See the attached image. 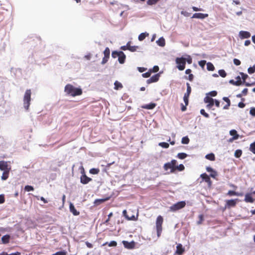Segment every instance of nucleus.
Here are the masks:
<instances>
[{"label":"nucleus","mask_w":255,"mask_h":255,"mask_svg":"<svg viewBox=\"0 0 255 255\" xmlns=\"http://www.w3.org/2000/svg\"><path fill=\"white\" fill-rule=\"evenodd\" d=\"M104 56L110 57V50L109 48L107 47L104 51Z\"/></svg>","instance_id":"obj_38"},{"label":"nucleus","mask_w":255,"mask_h":255,"mask_svg":"<svg viewBox=\"0 0 255 255\" xmlns=\"http://www.w3.org/2000/svg\"><path fill=\"white\" fill-rule=\"evenodd\" d=\"M159 70V67L157 66H154L152 69H151L152 72H157Z\"/></svg>","instance_id":"obj_60"},{"label":"nucleus","mask_w":255,"mask_h":255,"mask_svg":"<svg viewBox=\"0 0 255 255\" xmlns=\"http://www.w3.org/2000/svg\"><path fill=\"white\" fill-rule=\"evenodd\" d=\"M229 83L236 86H240L242 84L241 80L235 81L234 80H231Z\"/></svg>","instance_id":"obj_34"},{"label":"nucleus","mask_w":255,"mask_h":255,"mask_svg":"<svg viewBox=\"0 0 255 255\" xmlns=\"http://www.w3.org/2000/svg\"><path fill=\"white\" fill-rule=\"evenodd\" d=\"M249 149L252 153L255 154V141L250 144Z\"/></svg>","instance_id":"obj_37"},{"label":"nucleus","mask_w":255,"mask_h":255,"mask_svg":"<svg viewBox=\"0 0 255 255\" xmlns=\"http://www.w3.org/2000/svg\"><path fill=\"white\" fill-rule=\"evenodd\" d=\"M186 62H187L188 64H190L192 63V59L190 56L188 55L187 58H186Z\"/></svg>","instance_id":"obj_59"},{"label":"nucleus","mask_w":255,"mask_h":255,"mask_svg":"<svg viewBox=\"0 0 255 255\" xmlns=\"http://www.w3.org/2000/svg\"><path fill=\"white\" fill-rule=\"evenodd\" d=\"M250 114L253 116H255V108H251L250 111Z\"/></svg>","instance_id":"obj_57"},{"label":"nucleus","mask_w":255,"mask_h":255,"mask_svg":"<svg viewBox=\"0 0 255 255\" xmlns=\"http://www.w3.org/2000/svg\"><path fill=\"white\" fill-rule=\"evenodd\" d=\"M189 141V138L187 136H185L182 138L181 142L183 144H188Z\"/></svg>","instance_id":"obj_42"},{"label":"nucleus","mask_w":255,"mask_h":255,"mask_svg":"<svg viewBox=\"0 0 255 255\" xmlns=\"http://www.w3.org/2000/svg\"><path fill=\"white\" fill-rule=\"evenodd\" d=\"M152 73L151 69H149V71L145 73L142 74V76L144 78H148L150 76L151 73Z\"/></svg>","instance_id":"obj_45"},{"label":"nucleus","mask_w":255,"mask_h":255,"mask_svg":"<svg viewBox=\"0 0 255 255\" xmlns=\"http://www.w3.org/2000/svg\"><path fill=\"white\" fill-rule=\"evenodd\" d=\"M100 170L98 168H92L90 170V173L93 174L99 173Z\"/></svg>","instance_id":"obj_43"},{"label":"nucleus","mask_w":255,"mask_h":255,"mask_svg":"<svg viewBox=\"0 0 255 255\" xmlns=\"http://www.w3.org/2000/svg\"><path fill=\"white\" fill-rule=\"evenodd\" d=\"M239 35L240 38L242 39L248 38L250 37L251 34L248 31H241L239 33Z\"/></svg>","instance_id":"obj_17"},{"label":"nucleus","mask_w":255,"mask_h":255,"mask_svg":"<svg viewBox=\"0 0 255 255\" xmlns=\"http://www.w3.org/2000/svg\"><path fill=\"white\" fill-rule=\"evenodd\" d=\"M177 163V162L176 160L173 159L171 162L165 163L163 166V168L165 171H167L170 169L171 173H174L175 172V167Z\"/></svg>","instance_id":"obj_4"},{"label":"nucleus","mask_w":255,"mask_h":255,"mask_svg":"<svg viewBox=\"0 0 255 255\" xmlns=\"http://www.w3.org/2000/svg\"><path fill=\"white\" fill-rule=\"evenodd\" d=\"M5 201L4 195L3 194L0 195V204H2Z\"/></svg>","instance_id":"obj_55"},{"label":"nucleus","mask_w":255,"mask_h":255,"mask_svg":"<svg viewBox=\"0 0 255 255\" xmlns=\"http://www.w3.org/2000/svg\"><path fill=\"white\" fill-rule=\"evenodd\" d=\"M208 16L207 13H195L193 14L192 18H198V19H204Z\"/></svg>","instance_id":"obj_16"},{"label":"nucleus","mask_w":255,"mask_h":255,"mask_svg":"<svg viewBox=\"0 0 255 255\" xmlns=\"http://www.w3.org/2000/svg\"><path fill=\"white\" fill-rule=\"evenodd\" d=\"M31 94V90L30 89H27L26 90L23 97V106L25 109L27 111L29 109L30 104Z\"/></svg>","instance_id":"obj_2"},{"label":"nucleus","mask_w":255,"mask_h":255,"mask_svg":"<svg viewBox=\"0 0 255 255\" xmlns=\"http://www.w3.org/2000/svg\"><path fill=\"white\" fill-rule=\"evenodd\" d=\"M223 100L227 103V104L223 107V109L225 110L228 109L231 105L230 99L228 97H224Z\"/></svg>","instance_id":"obj_23"},{"label":"nucleus","mask_w":255,"mask_h":255,"mask_svg":"<svg viewBox=\"0 0 255 255\" xmlns=\"http://www.w3.org/2000/svg\"><path fill=\"white\" fill-rule=\"evenodd\" d=\"M200 177L201 178V180L200 182L201 183L202 182H205L207 184L208 187L210 188L212 186V182L210 176L204 173L200 175Z\"/></svg>","instance_id":"obj_7"},{"label":"nucleus","mask_w":255,"mask_h":255,"mask_svg":"<svg viewBox=\"0 0 255 255\" xmlns=\"http://www.w3.org/2000/svg\"><path fill=\"white\" fill-rule=\"evenodd\" d=\"M207 69L209 71H213L215 69V67L212 63L208 62L207 64Z\"/></svg>","instance_id":"obj_35"},{"label":"nucleus","mask_w":255,"mask_h":255,"mask_svg":"<svg viewBox=\"0 0 255 255\" xmlns=\"http://www.w3.org/2000/svg\"><path fill=\"white\" fill-rule=\"evenodd\" d=\"M189 97H188V96H186L184 95L183 100H184V102L186 106H187L188 105Z\"/></svg>","instance_id":"obj_51"},{"label":"nucleus","mask_w":255,"mask_h":255,"mask_svg":"<svg viewBox=\"0 0 255 255\" xmlns=\"http://www.w3.org/2000/svg\"><path fill=\"white\" fill-rule=\"evenodd\" d=\"M114 89L115 90H119L123 88L122 84L118 81H115V82L114 83Z\"/></svg>","instance_id":"obj_33"},{"label":"nucleus","mask_w":255,"mask_h":255,"mask_svg":"<svg viewBox=\"0 0 255 255\" xmlns=\"http://www.w3.org/2000/svg\"><path fill=\"white\" fill-rule=\"evenodd\" d=\"M117 245V243L114 241H111L110 243L108 244V246L109 247H116Z\"/></svg>","instance_id":"obj_53"},{"label":"nucleus","mask_w":255,"mask_h":255,"mask_svg":"<svg viewBox=\"0 0 255 255\" xmlns=\"http://www.w3.org/2000/svg\"><path fill=\"white\" fill-rule=\"evenodd\" d=\"M193 78H194V76L192 74H190L189 75L188 79L190 81L192 82L193 80Z\"/></svg>","instance_id":"obj_64"},{"label":"nucleus","mask_w":255,"mask_h":255,"mask_svg":"<svg viewBox=\"0 0 255 255\" xmlns=\"http://www.w3.org/2000/svg\"><path fill=\"white\" fill-rule=\"evenodd\" d=\"M206 64V61L205 60H202L199 62V65L202 67H203Z\"/></svg>","instance_id":"obj_62"},{"label":"nucleus","mask_w":255,"mask_h":255,"mask_svg":"<svg viewBox=\"0 0 255 255\" xmlns=\"http://www.w3.org/2000/svg\"><path fill=\"white\" fill-rule=\"evenodd\" d=\"M120 51H114L112 52V56L113 58H117V57H119V56H120Z\"/></svg>","instance_id":"obj_39"},{"label":"nucleus","mask_w":255,"mask_h":255,"mask_svg":"<svg viewBox=\"0 0 255 255\" xmlns=\"http://www.w3.org/2000/svg\"><path fill=\"white\" fill-rule=\"evenodd\" d=\"M10 170L3 171L1 179L2 180H6L9 177V173Z\"/></svg>","instance_id":"obj_24"},{"label":"nucleus","mask_w":255,"mask_h":255,"mask_svg":"<svg viewBox=\"0 0 255 255\" xmlns=\"http://www.w3.org/2000/svg\"><path fill=\"white\" fill-rule=\"evenodd\" d=\"M64 92L67 95L72 97L80 96L82 94V90L80 88L75 87L71 84H67L64 88Z\"/></svg>","instance_id":"obj_1"},{"label":"nucleus","mask_w":255,"mask_h":255,"mask_svg":"<svg viewBox=\"0 0 255 255\" xmlns=\"http://www.w3.org/2000/svg\"><path fill=\"white\" fill-rule=\"evenodd\" d=\"M175 168V172L177 170L179 171H182L184 170L185 169L184 166L182 164H181L179 165H177V164H176Z\"/></svg>","instance_id":"obj_31"},{"label":"nucleus","mask_w":255,"mask_h":255,"mask_svg":"<svg viewBox=\"0 0 255 255\" xmlns=\"http://www.w3.org/2000/svg\"><path fill=\"white\" fill-rule=\"evenodd\" d=\"M92 181V179L88 177L85 174H83L80 178V181L83 184H86Z\"/></svg>","instance_id":"obj_13"},{"label":"nucleus","mask_w":255,"mask_h":255,"mask_svg":"<svg viewBox=\"0 0 255 255\" xmlns=\"http://www.w3.org/2000/svg\"><path fill=\"white\" fill-rule=\"evenodd\" d=\"M244 201L247 203H253L254 199L252 196L251 193H247L245 195Z\"/></svg>","instance_id":"obj_19"},{"label":"nucleus","mask_w":255,"mask_h":255,"mask_svg":"<svg viewBox=\"0 0 255 255\" xmlns=\"http://www.w3.org/2000/svg\"><path fill=\"white\" fill-rule=\"evenodd\" d=\"M248 73L250 74H253L255 72V64L253 67H250L248 69Z\"/></svg>","instance_id":"obj_47"},{"label":"nucleus","mask_w":255,"mask_h":255,"mask_svg":"<svg viewBox=\"0 0 255 255\" xmlns=\"http://www.w3.org/2000/svg\"><path fill=\"white\" fill-rule=\"evenodd\" d=\"M240 74L242 76V78L244 82H245V80L248 77V75L243 72H241Z\"/></svg>","instance_id":"obj_52"},{"label":"nucleus","mask_w":255,"mask_h":255,"mask_svg":"<svg viewBox=\"0 0 255 255\" xmlns=\"http://www.w3.org/2000/svg\"><path fill=\"white\" fill-rule=\"evenodd\" d=\"M0 170L1 171L10 170V166L8 165L7 161H0Z\"/></svg>","instance_id":"obj_12"},{"label":"nucleus","mask_w":255,"mask_h":255,"mask_svg":"<svg viewBox=\"0 0 255 255\" xmlns=\"http://www.w3.org/2000/svg\"><path fill=\"white\" fill-rule=\"evenodd\" d=\"M24 190L27 192L31 191L34 190V188L32 186L26 185L24 187Z\"/></svg>","instance_id":"obj_49"},{"label":"nucleus","mask_w":255,"mask_h":255,"mask_svg":"<svg viewBox=\"0 0 255 255\" xmlns=\"http://www.w3.org/2000/svg\"><path fill=\"white\" fill-rule=\"evenodd\" d=\"M10 236L9 235H6L3 236L1 238V241L2 244H7L9 243Z\"/></svg>","instance_id":"obj_21"},{"label":"nucleus","mask_w":255,"mask_h":255,"mask_svg":"<svg viewBox=\"0 0 255 255\" xmlns=\"http://www.w3.org/2000/svg\"><path fill=\"white\" fill-rule=\"evenodd\" d=\"M192 9H193V11H203V9L200 8H198L195 6H193Z\"/></svg>","instance_id":"obj_63"},{"label":"nucleus","mask_w":255,"mask_h":255,"mask_svg":"<svg viewBox=\"0 0 255 255\" xmlns=\"http://www.w3.org/2000/svg\"><path fill=\"white\" fill-rule=\"evenodd\" d=\"M159 145L163 148H167L169 146V144L168 143L165 142H160L159 143Z\"/></svg>","instance_id":"obj_41"},{"label":"nucleus","mask_w":255,"mask_h":255,"mask_svg":"<svg viewBox=\"0 0 255 255\" xmlns=\"http://www.w3.org/2000/svg\"><path fill=\"white\" fill-rule=\"evenodd\" d=\"M186 85H187V91H186V93H185L184 94V95L189 97V96L191 94V88L190 86V84L188 83H186Z\"/></svg>","instance_id":"obj_32"},{"label":"nucleus","mask_w":255,"mask_h":255,"mask_svg":"<svg viewBox=\"0 0 255 255\" xmlns=\"http://www.w3.org/2000/svg\"><path fill=\"white\" fill-rule=\"evenodd\" d=\"M186 58L184 57H177L175 59L177 68L180 71L183 70L185 68Z\"/></svg>","instance_id":"obj_5"},{"label":"nucleus","mask_w":255,"mask_h":255,"mask_svg":"<svg viewBox=\"0 0 255 255\" xmlns=\"http://www.w3.org/2000/svg\"><path fill=\"white\" fill-rule=\"evenodd\" d=\"M185 252V249L181 244H177L175 253L178 255H182Z\"/></svg>","instance_id":"obj_14"},{"label":"nucleus","mask_w":255,"mask_h":255,"mask_svg":"<svg viewBox=\"0 0 255 255\" xmlns=\"http://www.w3.org/2000/svg\"><path fill=\"white\" fill-rule=\"evenodd\" d=\"M219 74L222 77H225L227 75L226 72L224 70H219L218 71Z\"/></svg>","instance_id":"obj_46"},{"label":"nucleus","mask_w":255,"mask_h":255,"mask_svg":"<svg viewBox=\"0 0 255 255\" xmlns=\"http://www.w3.org/2000/svg\"><path fill=\"white\" fill-rule=\"evenodd\" d=\"M159 74H156L152 76L151 78L147 80L146 83L147 84H150L151 83L156 82L158 81L159 78Z\"/></svg>","instance_id":"obj_15"},{"label":"nucleus","mask_w":255,"mask_h":255,"mask_svg":"<svg viewBox=\"0 0 255 255\" xmlns=\"http://www.w3.org/2000/svg\"><path fill=\"white\" fill-rule=\"evenodd\" d=\"M109 58V57L104 56L102 59L101 63L102 64H105V63H106L108 62Z\"/></svg>","instance_id":"obj_54"},{"label":"nucleus","mask_w":255,"mask_h":255,"mask_svg":"<svg viewBox=\"0 0 255 255\" xmlns=\"http://www.w3.org/2000/svg\"><path fill=\"white\" fill-rule=\"evenodd\" d=\"M156 43L159 46H164L165 45V39L163 37H160L158 39V40H157Z\"/></svg>","instance_id":"obj_27"},{"label":"nucleus","mask_w":255,"mask_h":255,"mask_svg":"<svg viewBox=\"0 0 255 255\" xmlns=\"http://www.w3.org/2000/svg\"><path fill=\"white\" fill-rule=\"evenodd\" d=\"M123 215L128 220L137 221L138 217V211L137 212L136 216L133 215L129 217L127 214V210H124L123 211Z\"/></svg>","instance_id":"obj_9"},{"label":"nucleus","mask_w":255,"mask_h":255,"mask_svg":"<svg viewBox=\"0 0 255 255\" xmlns=\"http://www.w3.org/2000/svg\"><path fill=\"white\" fill-rule=\"evenodd\" d=\"M160 0H148L147 1V4L149 5L155 4Z\"/></svg>","instance_id":"obj_40"},{"label":"nucleus","mask_w":255,"mask_h":255,"mask_svg":"<svg viewBox=\"0 0 255 255\" xmlns=\"http://www.w3.org/2000/svg\"><path fill=\"white\" fill-rule=\"evenodd\" d=\"M208 95L211 97H215L217 95V92L216 91H212L209 92Z\"/></svg>","instance_id":"obj_56"},{"label":"nucleus","mask_w":255,"mask_h":255,"mask_svg":"<svg viewBox=\"0 0 255 255\" xmlns=\"http://www.w3.org/2000/svg\"><path fill=\"white\" fill-rule=\"evenodd\" d=\"M217 175V172L214 170L212 172H211V174L209 176H211L213 178H215Z\"/></svg>","instance_id":"obj_61"},{"label":"nucleus","mask_w":255,"mask_h":255,"mask_svg":"<svg viewBox=\"0 0 255 255\" xmlns=\"http://www.w3.org/2000/svg\"><path fill=\"white\" fill-rule=\"evenodd\" d=\"M200 114L206 118H208L209 117V114L206 113L204 109H201L200 110Z\"/></svg>","instance_id":"obj_50"},{"label":"nucleus","mask_w":255,"mask_h":255,"mask_svg":"<svg viewBox=\"0 0 255 255\" xmlns=\"http://www.w3.org/2000/svg\"><path fill=\"white\" fill-rule=\"evenodd\" d=\"M69 209L70 211L74 215V216H78L80 214V212L79 211H77V210L75 209L74 205L70 203L69 205Z\"/></svg>","instance_id":"obj_18"},{"label":"nucleus","mask_w":255,"mask_h":255,"mask_svg":"<svg viewBox=\"0 0 255 255\" xmlns=\"http://www.w3.org/2000/svg\"><path fill=\"white\" fill-rule=\"evenodd\" d=\"M242 150L240 149H238V150H236V151L235 152V157L239 158L242 155Z\"/></svg>","instance_id":"obj_48"},{"label":"nucleus","mask_w":255,"mask_h":255,"mask_svg":"<svg viewBox=\"0 0 255 255\" xmlns=\"http://www.w3.org/2000/svg\"><path fill=\"white\" fill-rule=\"evenodd\" d=\"M227 195L229 196H241L242 194H240L238 192H237L235 191L232 190H229L228 193H227Z\"/></svg>","instance_id":"obj_28"},{"label":"nucleus","mask_w":255,"mask_h":255,"mask_svg":"<svg viewBox=\"0 0 255 255\" xmlns=\"http://www.w3.org/2000/svg\"><path fill=\"white\" fill-rule=\"evenodd\" d=\"M238 199H231L226 201L225 208L230 209L232 207H235L237 202L239 201Z\"/></svg>","instance_id":"obj_8"},{"label":"nucleus","mask_w":255,"mask_h":255,"mask_svg":"<svg viewBox=\"0 0 255 255\" xmlns=\"http://www.w3.org/2000/svg\"><path fill=\"white\" fill-rule=\"evenodd\" d=\"M149 35V34L146 32L141 33L138 36V40L139 41H142L144 40L146 37L148 36Z\"/></svg>","instance_id":"obj_29"},{"label":"nucleus","mask_w":255,"mask_h":255,"mask_svg":"<svg viewBox=\"0 0 255 255\" xmlns=\"http://www.w3.org/2000/svg\"><path fill=\"white\" fill-rule=\"evenodd\" d=\"M120 55L119 56L118 60L121 64H123L126 59V55L123 51H120Z\"/></svg>","instance_id":"obj_22"},{"label":"nucleus","mask_w":255,"mask_h":255,"mask_svg":"<svg viewBox=\"0 0 255 255\" xmlns=\"http://www.w3.org/2000/svg\"><path fill=\"white\" fill-rule=\"evenodd\" d=\"M163 222V217L159 215L158 216L156 220V228L157 231V235L158 237H159L161 236L162 231V224Z\"/></svg>","instance_id":"obj_3"},{"label":"nucleus","mask_w":255,"mask_h":255,"mask_svg":"<svg viewBox=\"0 0 255 255\" xmlns=\"http://www.w3.org/2000/svg\"><path fill=\"white\" fill-rule=\"evenodd\" d=\"M177 157L181 159H183L187 156V154L185 153L181 152L179 153L177 155Z\"/></svg>","instance_id":"obj_36"},{"label":"nucleus","mask_w":255,"mask_h":255,"mask_svg":"<svg viewBox=\"0 0 255 255\" xmlns=\"http://www.w3.org/2000/svg\"><path fill=\"white\" fill-rule=\"evenodd\" d=\"M233 61H234V64L237 66H239L241 64V61L238 59H236V58L234 59Z\"/></svg>","instance_id":"obj_58"},{"label":"nucleus","mask_w":255,"mask_h":255,"mask_svg":"<svg viewBox=\"0 0 255 255\" xmlns=\"http://www.w3.org/2000/svg\"><path fill=\"white\" fill-rule=\"evenodd\" d=\"M204 102L208 104L206 107L209 109H210L214 104V100L208 96L204 98Z\"/></svg>","instance_id":"obj_11"},{"label":"nucleus","mask_w":255,"mask_h":255,"mask_svg":"<svg viewBox=\"0 0 255 255\" xmlns=\"http://www.w3.org/2000/svg\"><path fill=\"white\" fill-rule=\"evenodd\" d=\"M206 158L211 160V161H214L215 160V156L214 153H211L209 154H208L205 156Z\"/></svg>","instance_id":"obj_30"},{"label":"nucleus","mask_w":255,"mask_h":255,"mask_svg":"<svg viewBox=\"0 0 255 255\" xmlns=\"http://www.w3.org/2000/svg\"><path fill=\"white\" fill-rule=\"evenodd\" d=\"M127 45L128 46V49L131 52L136 51L137 49L138 48V47L137 46H130L129 42L127 43Z\"/></svg>","instance_id":"obj_26"},{"label":"nucleus","mask_w":255,"mask_h":255,"mask_svg":"<svg viewBox=\"0 0 255 255\" xmlns=\"http://www.w3.org/2000/svg\"><path fill=\"white\" fill-rule=\"evenodd\" d=\"M122 243L124 247L126 249L131 250L135 248V243L133 241L130 242H128V241H123L122 242Z\"/></svg>","instance_id":"obj_10"},{"label":"nucleus","mask_w":255,"mask_h":255,"mask_svg":"<svg viewBox=\"0 0 255 255\" xmlns=\"http://www.w3.org/2000/svg\"><path fill=\"white\" fill-rule=\"evenodd\" d=\"M230 134L233 136V139H237L239 138V134L237 133V131L235 129L230 130Z\"/></svg>","instance_id":"obj_25"},{"label":"nucleus","mask_w":255,"mask_h":255,"mask_svg":"<svg viewBox=\"0 0 255 255\" xmlns=\"http://www.w3.org/2000/svg\"><path fill=\"white\" fill-rule=\"evenodd\" d=\"M186 205V202L184 201L178 202L169 207V211L171 212H176L180 209L183 208Z\"/></svg>","instance_id":"obj_6"},{"label":"nucleus","mask_w":255,"mask_h":255,"mask_svg":"<svg viewBox=\"0 0 255 255\" xmlns=\"http://www.w3.org/2000/svg\"><path fill=\"white\" fill-rule=\"evenodd\" d=\"M156 106L155 103H151L149 104L144 105L141 106L142 109H148V110H152Z\"/></svg>","instance_id":"obj_20"},{"label":"nucleus","mask_w":255,"mask_h":255,"mask_svg":"<svg viewBox=\"0 0 255 255\" xmlns=\"http://www.w3.org/2000/svg\"><path fill=\"white\" fill-rule=\"evenodd\" d=\"M199 220L197 221V224L200 225L204 221V216L202 214L199 215L198 216Z\"/></svg>","instance_id":"obj_44"}]
</instances>
